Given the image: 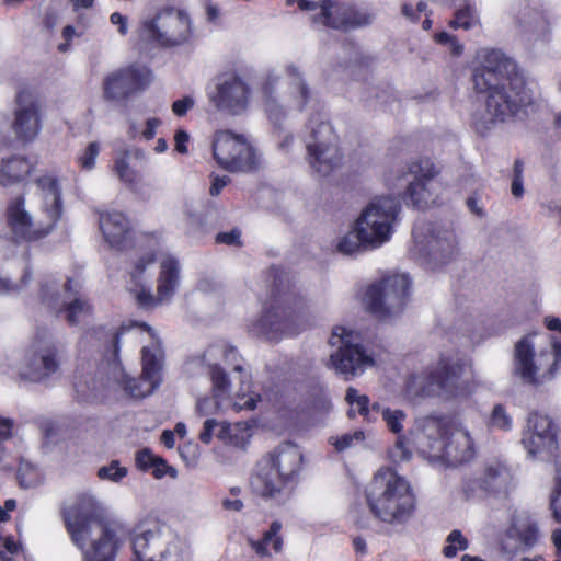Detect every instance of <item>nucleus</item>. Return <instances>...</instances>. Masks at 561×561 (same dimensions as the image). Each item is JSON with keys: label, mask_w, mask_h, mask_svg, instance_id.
Segmentation results:
<instances>
[{"label": "nucleus", "mask_w": 561, "mask_h": 561, "mask_svg": "<svg viewBox=\"0 0 561 561\" xmlns=\"http://www.w3.org/2000/svg\"><path fill=\"white\" fill-rule=\"evenodd\" d=\"M473 84L488 93L471 114V125L481 136L497 123L525 121L536 108V98L516 62L501 49L483 47L477 53Z\"/></svg>", "instance_id": "nucleus-1"}, {"label": "nucleus", "mask_w": 561, "mask_h": 561, "mask_svg": "<svg viewBox=\"0 0 561 561\" xmlns=\"http://www.w3.org/2000/svg\"><path fill=\"white\" fill-rule=\"evenodd\" d=\"M270 277L273 287L271 298L262 302L259 313L247 317L244 330L252 339L278 342L309 327L306 319L307 299L285 271L272 267Z\"/></svg>", "instance_id": "nucleus-2"}, {"label": "nucleus", "mask_w": 561, "mask_h": 561, "mask_svg": "<svg viewBox=\"0 0 561 561\" xmlns=\"http://www.w3.org/2000/svg\"><path fill=\"white\" fill-rule=\"evenodd\" d=\"M61 516L82 561H114L119 548V525L92 493H79L65 503Z\"/></svg>", "instance_id": "nucleus-3"}, {"label": "nucleus", "mask_w": 561, "mask_h": 561, "mask_svg": "<svg viewBox=\"0 0 561 561\" xmlns=\"http://www.w3.org/2000/svg\"><path fill=\"white\" fill-rule=\"evenodd\" d=\"M468 373L469 369L459 359L444 357L428 369L411 374L404 382L402 394L413 404L428 398H463L471 393Z\"/></svg>", "instance_id": "nucleus-4"}, {"label": "nucleus", "mask_w": 561, "mask_h": 561, "mask_svg": "<svg viewBox=\"0 0 561 561\" xmlns=\"http://www.w3.org/2000/svg\"><path fill=\"white\" fill-rule=\"evenodd\" d=\"M373 515L388 525H404L415 510V496L409 482L390 468L380 469L366 490Z\"/></svg>", "instance_id": "nucleus-5"}, {"label": "nucleus", "mask_w": 561, "mask_h": 561, "mask_svg": "<svg viewBox=\"0 0 561 561\" xmlns=\"http://www.w3.org/2000/svg\"><path fill=\"white\" fill-rule=\"evenodd\" d=\"M41 191L42 213L48 222H35L25 208L24 197L11 201L7 207V224L12 234L23 241H32L47 236L62 217L61 188L58 179L43 175L37 180Z\"/></svg>", "instance_id": "nucleus-6"}, {"label": "nucleus", "mask_w": 561, "mask_h": 561, "mask_svg": "<svg viewBox=\"0 0 561 561\" xmlns=\"http://www.w3.org/2000/svg\"><path fill=\"white\" fill-rule=\"evenodd\" d=\"M304 456L300 448L283 443L263 457L251 481L253 491L264 497H274L300 472Z\"/></svg>", "instance_id": "nucleus-7"}, {"label": "nucleus", "mask_w": 561, "mask_h": 561, "mask_svg": "<svg viewBox=\"0 0 561 561\" xmlns=\"http://www.w3.org/2000/svg\"><path fill=\"white\" fill-rule=\"evenodd\" d=\"M306 159L318 174H330L341 162L339 136L324 112L313 113L305 128Z\"/></svg>", "instance_id": "nucleus-8"}, {"label": "nucleus", "mask_w": 561, "mask_h": 561, "mask_svg": "<svg viewBox=\"0 0 561 561\" xmlns=\"http://www.w3.org/2000/svg\"><path fill=\"white\" fill-rule=\"evenodd\" d=\"M285 75L288 83L286 90L280 94H277L280 76L275 71L267 73L262 85L264 108L274 123L285 115L286 108L302 111L312 99L311 89L297 65H286Z\"/></svg>", "instance_id": "nucleus-9"}, {"label": "nucleus", "mask_w": 561, "mask_h": 561, "mask_svg": "<svg viewBox=\"0 0 561 561\" xmlns=\"http://www.w3.org/2000/svg\"><path fill=\"white\" fill-rule=\"evenodd\" d=\"M194 34L190 14L181 9L165 8L145 19L139 38L160 48H175L191 43Z\"/></svg>", "instance_id": "nucleus-10"}, {"label": "nucleus", "mask_w": 561, "mask_h": 561, "mask_svg": "<svg viewBox=\"0 0 561 561\" xmlns=\"http://www.w3.org/2000/svg\"><path fill=\"white\" fill-rule=\"evenodd\" d=\"M437 170L430 160L415 161L398 167L388 179L390 186H397L396 181L407 183L404 201L419 209L434 205L443 194L444 185L437 178Z\"/></svg>", "instance_id": "nucleus-11"}, {"label": "nucleus", "mask_w": 561, "mask_h": 561, "mask_svg": "<svg viewBox=\"0 0 561 561\" xmlns=\"http://www.w3.org/2000/svg\"><path fill=\"white\" fill-rule=\"evenodd\" d=\"M411 290L412 280L409 274L389 273L366 287L362 301L374 316L388 319L403 311Z\"/></svg>", "instance_id": "nucleus-12"}, {"label": "nucleus", "mask_w": 561, "mask_h": 561, "mask_svg": "<svg viewBox=\"0 0 561 561\" xmlns=\"http://www.w3.org/2000/svg\"><path fill=\"white\" fill-rule=\"evenodd\" d=\"M411 255L433 268L450 261L457 253L454 230L438 224L417 221L412 231Z\"/></svg>", "instance_id": "nucleus-13"}, {"label": "nucleus", "mask_w": 561, "mask_h": 561, "mask_svg": "<svg viewBox=\"0 0 561 561\" xmlns=\"http://www.w3.org/2000/svg\"><path fill=\"white\" fill-rule=\"evenodd\" d=\"M400 209L398 197L382 195L373 198L362 210L355 224L369 249H378L391 239Z\"/></svg>", "instance_id": "nucleus-14"}, {"label": "nucleus", "mask_w": 561, "mask_h": 561, "mask_svg": "<svg viewBox=\"0 0 561 561\" xmlns=\"http://www.w3.org/2000/svg\"><path fill=\"white\" fill-rule=\"evenodd\" d=\"M79 280L68 278L60 283L50 277L41 283L39 301L50 312L65 313L70 324L85 322L91 313L92 307L79 296Z\"/></svg>", "instance_id": "nucleus-15"}, {"label": "nucleus", "mask_w": 561, "mask_h": 561, "mask_svg": "<svg viewBox=\"0 0 561 561\" xmlns=\"http://www.w3.org/2000/svg\"><path fill=\"white\" fill-rule=\"evenodd\" d=\"M287 4L297 3L301 11L310 13L313 24L335 30H352L369 25L374 14L368 10H359L353 5L336 0H321L320 2L307 0H286Z\"/></svg>", "instance_id": "nucleus-16"}, {"label": "nucleus", "mask_w": 561, "mask_h": 561, "mask_svg": "<svg viewBox=\"0 0 561 561\" xmlns=\"http://www.w3.org/2000/svg\"><path fill=\"white\" fill-rule=\"evenodd\" d=\"M213 156L229 172H253L261 165V154L243 134L218 130L213 137Z\"/></svg>", "instance_id": "nucleus-17"}, {"label": "nucleus", "mask_w": 561, "mask_h": 561, "mask_svg": "<svg viewBox=\"0 0 561 561\" xmlns=\"http://www.w3.org/2000/svg\"><path fill=\"white\" fill-rule=\"evenodd\" d=\"M181 259L170 252H159L156 291L152 288L137 289V305L142 309H156L172 304L182 285Z\"/></svg>", "instance_id": "nucleus-18"}, {"label": "nucleus", "mask_w": 561, "mask_h": 561, "mask_svg": "<svg viewBox=\"0 0 561 561\" xmlns=\"http://www.w3.org/2000/svg\"><path fill=\"white\" fill-rule=\"evenodd\" d=\"M107 360L108 378L122 385L134 398H144L151 394L162 381L163 353H142V373L139 382L125 371L118 358V353H110Z\"/></svg>", "instance_id": "nucleus-19"}, {"label": "nucleus", "mask_w": 561, "mask_h": 561, "mask_svg": "<svg viewBox=\"0 0 561 561\" xmlns=\"http://www.w3.org/2000/svg\"><path fill=\"white\" fill-rule=\"evenodd\" d=\"M89 335L95 340V346L104 347L105 351H121L123 347L136 348L140 343V351L144 352L159 351L162 347V341L156 332L148 325L138 322L124 324L119 329L98 327Z\"/></svg>", "instance_id": "nucleus-20"}, {"label": "nucleus", "mask_w": 561, "mask_h": 561, "mask_svg": "<svg viewBox=\"0 0 561 561\" xmlns=\"http://www.w3.org/2000/svg\"><path fill=\"white\" fill-rule=\"evenodd\" d=\"M133 550V561H183L173 534L159 526L137 534Z\"/></svg>", "instance_id": "nucleus-21"}, {"label": "nucleus", "mask_w": 561, "mask_h": 561, "mask_svg": "<svg viewBox=\"0 0 561 561\" xmlns=\"http://www.w3.org/2000/svg\"><path fill=\"white\" fill-rule=\"evenodd\" d=\"M153 79L152 71L144 65H130L110 72L103 80L104 98L118 102L148 87Z\"/></svg>", "instance_id": "nucleus-22"}, {"label": "nucleus", "mask_w": 561, "mask_h": 561, "mask_svg": "<svg viewBox=\"0 0 561 561\" xmlns=\"http://www.w3.org/2000/svg\"><path fill=\"white\" fill-rule=\"evenodd\" d=\"M207 96L218 111L241 115L250 106L252 92L242 78L229 75L220 78L215 88L207 92Z\"/></svg>", "instance_id": "nucleus-23"}, {"label": "nucleus", "mask_w": 561, "mask_h": 561, "mask_svg": "<svg viewBox=\"0 0 561 561\" xmlns=\"http://www.w3.org/2000/svg\"><path fill=\"white\" fill-rule=\"evenodd\" d=\"M522 443L531 457L548 458L558 449L557 432L552 420L533 412L528 415Z\"/></svg>", "instance_id": "nucleus-24"}, {"label": "nucleus", "mask_w": 561, "mask_h": 561, "mask_svg": "<svg viewBox=\"0 0 561 561\" xmlns=\"http://www.w3.org/2000/svg\"><path fill=\"white\" fill-rule=\"evenodd\" d=\"M9 124L0 118V185L10 187L21 183L31 172L32 163L14 154V140L9 136Z\"/></svg>", "instance_id": "nucleus-25"}, {"label": "nucleus", "mask_w": 561, "mask_h": 561, "mask_svg": "<svg viewBox=\"0 0 561 561\" xmlns=\"http://www.w3.org/2000/svg\"><path fill=\"white\" fill-rule=\"evenodd\" d=\"M561 363V353H516L513 374L524 383L551 378Z\"/></svg>", "instance_id": "nucleus-26"}, {"label": "nucleus", "mask_w": 561, "mask_h": 561, "mask_svg": "<svg viewBox=\"0 0 561 561\" xmlns=\"http://www.w3.org/2000/svg\"><path fill=\"white\" fill-rule=\"evenodd\" d=\"M12 128L16 137L26 142L33 141L42 129L39 104L35 93L28 89L16 94Z\"/></svg>", "instance_id": "nucleus-27"}, {"label": "nucleus", "mask_w": 561, "mask_h": 561, "mask_svg": "<svg viewBox=\"0 0 561 561\" xmlns=\"http://www.w3.org/2000/svg\"><path fill=\"white\" fill-rule=\"evenodd\" d=\"M451 422L447 417L424 416L416 420L411 431L412 444L422 453L437 457Z\"/></svg>", "instance_id": "nucleus-28"}, {"label": "nucleus", "mask_w": 561, "mask_h": 561, "mask_svg": "<svg viewBox=\"0 0 561 561\" xmlns=\"http://www.w3.org/2000/svg\"><path fill=\"white\" fill-rule=\"evenodd\" d=\"M517 22L524 39L534 47L546 45L551 38V23L546 10L540 7H526Z\"/></svg>", "instance_id": "nucleus-29"}, {"label": "nucleus", "mask_w": 561, "mask_h": 561, "mask_svg": "<svg viewBox=\"0 0 561 561\" xmlns=\"http://www.w3.org/2000/svg\"><path fill=\"white\" fill-rule=\"evenodd\" d=\"M474 444L468 432L460 424H451L443 443L442 451L436 458L453 466L470 461L474 457Z\"/></svg>", "instance_id": "nucleus-30"}, {"label": "nucleus", "mask_w": 561, "mask_h": 561, "mask_svg": "<svg viewBox=\"0 0 561 561\" xmlns=\"http://www.w3.org/2000/svg\"><path fill=\"white\" fill-rule=\"evenodd\" d=\"M58 368L55 353H24L16 366L20 378L30 382H45Z\"/></svg>", "instance_id": "nucleus-31"}, {"label": "nucleus", "mask_w": 561, "mask_h": 561, "mask_svg": "<svg viewBox=\"0 0 561 561\" xmlns=\"http://www.w3.org/2000/svg\"><path fill=\"white\" fill-rule=\"evenodd\" d=\"M328 344L333 351H370L380 347L368 331L357 330L351 324L334 325Z\"/></svg>", "instance_id": "nucleus-32"}, {"label": "nucleus", "mask_w": 561, "mask_h": 561, "mask_svg": "<svg viewBox=\"0 0 561 561\" xmlns=\"http://www.w3.org/2000/svg\"><path fill=\"white\" fill-rule=\"evenodd\" d=\"M99 226L104 240L113 249L122 250L130 239V224L122 211H101L99 215Z\"/></svg>", "instance_id": "nucleus-33"}, {"label": "nucleus", "mask_w": 561, "mask_h": 561, "mask_svg": "<svg viewBox=\"0 0 561 561\" xmlns=\"http://www.w3.org/2000/svg\"><path fill=\"white\" fill-rule=\"evenodd\" d=\"M160 250V240L154 238L152 245L141 253L133 263L129 271V279L127 280V289L137 302V289L150 288V270L156 261H158Z\"/></svg>", "instance_id": "nucleus-34"}, {"label": "nucleus", "mask_w": 561, "mask_h": 561, "mask_svg": "<svg viewBox=\"0 0 561 561\" xmlns=\"http://www.w3.org/2000/svg\"><path fill=\"white\" fill-rule=\"evenodd\" d=\"M375 360L367 353H331L330 367L348 380L373 367Z\"/></svg>", "instance_id": "nucleus-35"}, {"label": "nucleus", "mask_w": 561, "mask_h": 561, "mask_svg": "<svg viewBox=\"0 0 561 561\" xmlns=\"http://www.w3.org/2000/svg\"><path fill=\"white\" fill-rule=\"evenodd\" d=\"M216 431V436L224 440L225 443L238 445L243 437L239 438V434L245 433L248 431V426L245 423H227V422H217L214 419H208L204 423V428L199 434V439L204 444H209L214 432Z\"/></svg>", "instance_id": "nucleus-36"}, {"label": "nucleus", "mask_w": 561, "mask_h": 561, "mask_svg": "<svg viewBox=\"0 0 561 561\" xmlns=\"http://www.w3.org/2000/svg\"><path fill=\"white\" fill-rule=\"evenodd\" d=\"M8 247L12 249V256L19 254L22 267H23V274L20 278L19 283H15L11 280L10 278L5 276L0 275V295H9L13 293H18L28 286V284L32 280V268L26 255V248L24 245H18L13 242H7Z\"/></svg>", "instance_id": "nucleus-37"}, {"label": "nucleus", "mask_w": 561, "mask_h": 561, "mask_svg": "<svg viewBox=\"0 0 561 561\" xmlns=\"http://www.w3.org/2000/svg\"><path fill=\"white\" fill-rule=\"evenodd\" d=\"M511 480L510 469L499 461H493L485 466L483 478L478 482L485 491H496L506 488Z\"/></svg>", "instance_id": "nucleus-38"}, {"label": "nucleus", "mask_w": 561, "mask_h": 561, "mask_svg": "<svg viewBox=\"0 0 561 561\" xmlns=\"http://www.w3.org/2000/svg\"><path fill=\"white\" fill-rule=\"evenodd\" d=\"M280 529L282 524L279 522H273L270 526V529L264 533L262 539H249L251 548L262 557L270 554V548L275 552H279L283 546V540L279 536Z\"/></svg>", "instance_id": "nucleus-39"}, {"label": "nucleus", "mask_w": 561, "mask_h": 561, "mask_svg": "<svg viewBox=\"0 0 561 561\" xmlns=\"http://www.w3.org/2000/svg\"><path fill=\"white\" fill-rule=\"evenodd\" d=\"M449 344L455 347L474 346L481 339V334L476 333L470 323L458 322L450 332L447 333Z\"/></svg>", "instance_id": "nucleus-40"}, {"label": "nucleus", "mask_w": 561, "mask_h": 561, "mask_svg": "<svg viewBox=\"0 0 561 561\" xmlns=\"http://www.w3.org/2000/svg\"><path fill=\"white\" fill-rule=\"evenodd\" d=\"M334 247L343 255H353L363 249H369V245L360 238L356 224L350 231L336 238Z\"/></svg>", "instance_id": "nucleus-41"}, {"label": "nucleus", "mask_w": 561, "mask_h": 561, "mask_svg": "<svg viewBox=\"0 0 561 561\" xmlns=\"http://www.w3.org/2000/svg\"><path fill=\"white\" fill-rule=\"evenodd\" d=\"M101 150L102 144L100 141H90L76 152L73 162L81 171L92 172L96 167Z\"/></svg>", "instance_id": "nucleus-42"}, {"label": "nucleus", "mask_w": 561, "mask_h": 561, "mask_svg": "<svg viewBox=\"0 0 561 561\" xmlns=\"http://www.w3.org/2000/svg\"><path fill=\"white\" fill-rule=\"evenodd\" d=\"M162 122L158 117L147 118L144 123L139 124L134 121L129 122L128 137L134 140H152L157 134V129L161 126Z\"/></svg>", "instance_id": "nucleus-43"}, {"label": "nucleus", "mask_w": 561, "mask_h": 561, "mask_svg": "<svg viewBox=\"0 0 561 561\" xmlns=\"http://www.w3.org/2000/svg\"><path fill=\"white\" fill-rule=\"evenodd\" d=\"M480 25L478 10L472 4H466L455 12L454 19L449 22V26L454 30L462 28L465 31L472 30Z\"/></svg>", "instance_id": "nucleus-44"}, {"label": "nucleus", "mask_w": 561, "mask_h": 561, "mask_svg": "<svg viewBox=\"0 0 561 561\" xmlns=\"http://www.w3.org/2000/svg\"><path fill=\"white\" fill-rule=\"evenodd\" d=\"M260 400L261 396L252 391L251 382L241 380V387L233 398L232 407L236 411H253Z\"/></svg>", "instance_id": "nucleus-45"}, {"label": "nucleus", "mask_w": 561, "mask_h": 561, "mask_svg": "<svg viewBox=\"0 0 561 561\" xmlns=\"http://www.w3.org/2000/svg\"><path fill=\"white\" fill-rule=\"evenodd\" d=\"M114 172L127 185H135L139 180L138 172L130 165L127 154L122 153L114 160Z\"/></svg>", "instance_id": "nucleus-46"}, {"label": "nucleus", "mask_w": 561, "mask_h": 561, "mask_svg": "<svg viewBox=\"0 0 561 561\" xmlns=\"http://www.w3.org/2000/svg\"><path fill=\"white\" fill-rule=\"evenodd\" d=\"M208 375L213 382L214 396L218 400H224L229 390V379L227 374L217 365H210L208 368Z\"/></svg>", "instance_id": "nucleus-47"}, {"label": "nucleus", "mask_w": 561, "mask_h": 561, "mask_svg": "<svg viewBox=\"0 0 561 561\" xmlns=\"http://www.w3.org/2000/svg\"><path fill=\"white\" fill-rule=\"evenodd\" d=\"M18 480L19 484L24 489L34 488L42 482L41 474L36 467L25 460L20 461Z\"/></svg>", "instance_id": "nucleus-48"}, {"label": "nucleus", "mask_w": 561, "mask_h": 561, "mask_svg": "<svg viewBox=\"0 0 561 561\" xmlns=\"http://www.w3.org/2000/svg\"><path fill=\"white\" fill-rule=\"evenodd\" d=\"M206 230V219L205 216L195 211L191 208H186L185 210V231L186 234L198 238L204 234Z\"/></svg>", "instance_id": "nucleus-49"}, {"label": "nucleus", "mask_w": 561, "mask_h": 561, "mask_svg": "<svg viewBox=\"0 0 561 561\" xmlns=\"http://www.w3.org/2000/svg\"><path fill=\"white\" fill-rule=\"evenodd\" d=\"M549 340V335L545 332L533 331L524 335L515 345L514 351H534L535 348L543 347Z\"/></svg>", "instance_id": "nucleus-50"}, {"label": "nucleus", "mask_w": 561, "mask_h": 561, "mask_svg": "<svg viewBox=\"0 0 561 561\" xmlns=\"http://www.w3.org/2000/svg\"><path fill=\"white\" fill-rule=\"evenodd\" d=\"M468 539L461 534L460 530L454 529L446 538V546L443 548V554L446 558H454L458 551H463L468 549Z\"/></svg>", "instance_id": "nucleus-51"}, {"label": "nucleus", "mask_w": 561, "mask_h": 561, "mask_svg": "<svg viewBox=\"0 0 561 561\" xmlns=\"http://www.w3.org/2000/svg\"><path fill=\"white\" fill-rule=\"evenodd\" d=\"M128 473V469L119 465L117 460H112L107 466L98 470V477L101 480H108L114 483L121 482Z\"/></svg>", "instance_id": "nucleus-52"}, {"label": "nucleus", "mask_w": 561, "mask_h": 561, "mask_svg": "<svg viewBox=\"0 0 561 561\" xmlns=\"http://www.w3.org/2000/svg\"><path fill=\"white\" fill-rule=\"evenodd\" d=\"M434 39L437 44L447 47L454 57H459L463 53V45L457 39L456 36L445 31L436 33Z\"/></svg>", "instance_id": "nucleus-53"}, {"label": "nucleus", "mask_w": 561, "mask_h": 561, "mask_svg": "<svg viewBox=\"0 0 561 561\" xmlns=\"http://www.w3.org/2000/svg\"><path fill=\"white\" fill-rule=\"evenodd\" d=\"M381 415L391 432L400 433L402 431V422L405 419V413L403 411L382 408Z\"/></svg>", "instance_id": "nucleus-54"}, {"label": "nucleus", "mask_w": 561, "mask_h": 561, "mask_svg": "<svg viewBox=\"0 0 561 561\" xmlns=\"http://www.w3.org/2000/svg\"><path fill=\"white\" fill-rule=\"evenodd\" d=\"M76 391L83 400H95L102 396L101 387L94 379L76 383Z\"/></svg>", "instance_id": "nucleus-55"}, {"label": "nucleus", "mask_w": 561, "mask_h": 561, "mask_svg": "<svg viewBox=\"0 0 561 561\" xmlns=\"http://www.w3.org/2000/svg\"><path fill=\"white\" fill-rule=\"evenodd\" d=\"M491 426L504 431L512 427V419L502 405L494 407L491 415Z\"/></svg>", "instance_id": "nucleus-56"}, {"label": "nucleus", "mask_w": 561, "mask_h": 561, "mask_svg": "<svg viewBox=\"0 0 561 561\" xmlns=\"http://www.w3.org/2000/svg\"><path fill=\"white\" fill-rule=\"evenodd\" d=\"M0 559L2 561H12V556L16 554L20 550V543L14 540L12 536L0 538Z\"/></svg>", "instance_id": "nucleus-57"}, {"label": "nucleus", "mask_w": 561, "mask_h": 561, "mask_svg": "<svg viewBox=\"0 0 561 561\" xmlns=\"http://www.w3.org/2000/svg\"><path fill=\"white\" fill-rule=\"evenodd\" d=\"M364 439V433L362 431H356L352 434H344L339 438H335L332 444L334 445L337 451H343L353 446L354 440L362 442Z\"/></svg>", "instance_id": "nucleus-58"}, {"label": "nucleus", "mask_w": 561, "mask_h": 561, "mask_svg": "<svg viewBox=\"0 0 561 561\" xmlns=\"http://www.w3.org/2000/svg\"><path fill=\"white\" fill-rule=\"evenodd\" d=\"M195 106V99L192 95H185L172 103V112L174 115L182 117Z\"/></svg>", "instance_id": "nucleus-59"}, {"label": "nucleus", "mask_w": 561, "mask_h": 561, "mask_svg": "<svg viewBox=\"0 0 561 561\" xmlns=\"http://www.w3.org/2000/svg\"><path fill=\"white\" fill-rule=\"evenodd\" d=\"M151 469L156 479H161L167 474H169L171 478H176L178 476L176 469L168 466V463L160 457L157 458Z\"/></svg>", "instance_id": "nucleus-60"}, {"label": "nucleus", "mask_w": 561, "mask_h": 561, "mask_svg": "<svg viewBox=\"0 0 561 561\" xmlns=\"http://www.w3.org/2000/svg\"><path fill=\"white\" fill-rule=\"evenodd\" d=\"M157 458L150 449L144 448L136 454V465L140 470L147 471L151 469Z\"/></svg>", "instance_id": "nucleus-61"}, {"label": "nucleus", "mask_w": 561, "mask_h": 561, "mask_svg": "<svg viewBox=\"0 0 561 561\" xmlns=\"http://www.w3.org/2000/svg\"><path fill=\"white\" fill-rule=\"evenodd\" d=\"M195 289L196 291L204 295H215L219 290V285L215 279L210 277L202 276L198 278Z\"/></svg>", "instance_id": "nucleus-62"}, {"label": "nucleus", "mask_w": 561, "mask_h": 561, "mask_svg": "<svg viewBox=\"0 0 561 561\" xmlns=\"http://www.w3.org/2000/svg\"><path fill=\"white\" fill-rule=\"evenodd\" d=\"M550 507L553 512L554 519L561 523V480L556 484L551 495Z\"/></svg>", "instance_id": "nucleus-63"}, {"label": "nucleus", "mask_w": 561, "mask_h": 561, "mask_svg": "<svg viewBox=\"0 0 561 561\" xmlns=\"http://www.w3.org/2000/svg\"><path fill=\"white\" fill-rule=\"evenodd\" d=\"M518 534L519 539L526 546H533L538 538V527L534 523H529L524 529H519Z\"/></svg>", "instance_id": "nucleus-64"}]
</instances>
